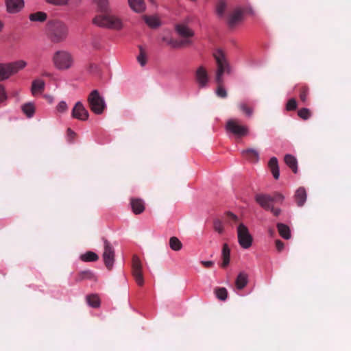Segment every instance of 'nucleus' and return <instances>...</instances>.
Listing matches in <instances>:
<instances>
[{"instance_id":"obj_1","label":"nucleus","mask_w":351,"mask_h":351,"mask_svg":"<svg viewBox=\"0 0 351 351\" xmlns=\"http://www.w3.org/2000/svg\"><path fill=\"white\" fill-rule=\"evenodd\" d=\"M213 56L217 65L215 81L217 83L218 86L216 90V94L219 97L226 98L227 97V92L222 86V76L224 73H230V66L224 53L221 49L216 50L213 53Z\"/></svg>"},{"instance_id":"obj_2","label":"nucleus","mask_w":351,"mask_h":351,"mask_svg":"<svg viewBox=\"0 0 351 351\" xmlns=\"http://www.w3.org/2000/svg\"><path fill=\"white\" fill-rule=\"evenodd\" d=\"M46 32L49 40L53 44H58L66 40L69 27L62 21L52 20L47 23Z\"/></svg>"},{"instance_id":"obj_3","label":"nucleus","mask_w":351,"mask_h":351,"mask_svg":"<svg viewBox=\"0 0 351 351\" xmlns=\"http://www.w3.org/2000/svg\"><path fill=\"white\" fill-rule=\"evenodd\" d=\"M93 21L94 24L101 27L119 30L123 27L121 20L110 13L97 15Z\"/></svg>"},{"instance_id":"obj_4","label":"nucleus","mask_w":351,"mask_h":351,"mask_svg":"<svg viewBox=\"0 0 351 351\" xmlns=\"http://www.w3.org/2000/svg\"><path fill=\"white\" fill-rule=\"evenodd\" d=\"M27 62L18 60L9 63H0V82L8 80L10 76L24 69Z\"/></svg>"},{"instance_id":"obj_5","label":"nucleus","mask_w":351,"mask_h":351,"mask_svg":"<svg viewBox=\"0 0 351 351\" xmlns=\"http://www.w3.org/2000/svg\"><path fill=\"white\" fill-rule=\"evenodd\" d=\"M52 62L57 69L67 70L72 66L73 58L69 52L64 50H59L53 53Z\"/></svg>"},{"instance_id":"obj_6","label":"nucleus","mask_w":351,"mask_h":351,"mask_svg":"<svg viewBox=\"0 0 351 351\" xmlns=\"http://www.w3.org/2000/svg\"><path fill=\"white\" fill-rule=\"evenodd\" d=\"M87 101L90 110L96 114H101L106 108L104 99L97 90H93L88 96Z\"/></svg>"},{"instance_id":"obj_7","label":"nucleus","mask_w":351,"mask_h":351,"mask_svg":"<svg viewBox=\"0 0 351 351\" xmlns=\"http://www.w3.org/2000/svg\"><path fill=\"white\" fill-rule=\"evenodd\" d=\"M227 131L237 138H243L249 134V129L247 125H243L237 119L228 120L226 125Z\"/></svg>"},{"instance_id":"obj_8","label":"nucleus","mask_w":351,"mask_h":351,"mask_svg":"<svg viewBox=\"0 0 351 351\" xmlns=\"http://www.w3.org/2000/svg\"><path fill=\"white\" fill-rule=\"evenodd\" d=\"M256 202L263 208H269L272 203H282L284 196L279 193H274L272 195L269 194H257L255 196Z\"/></svg>"},{"instance_id":"obj_9","label":"nucleus","mask_w":351,"mask_h":351,"mask_svg":"<svg viewBox=\"0 0 351 351\" xmlns=\"http://www.w3.org/2000/svg\"><path fill=\"white\" fill-rule=\"evenodd\" d=\"M238 242L243 249H248L252 246L253 238L248 228L243 223H239L237 227Z\"/></svg>"},{"instance_id":"obj_10","label":"nucleus","mask_w":351,"mask_h":351,"mask_svg":"<svg viewBox=\"0 0 351 351\" xmlns=\"http://www.w3.org/2000/svg\"><path fill=\"white\" fill-rule=\"evenodd\" d=\"M132 275L138 286L142 287L144 285L143 265L139 257L136 255L132 256Z\"/></svg>"},{"instance_id":"obj_11","label":"nucleus","mask_w":351,"mask_h":351,"mask_svg":"<svg viewBox=\"0 0 351 351\" xmlns=\"http://www.w3.org/2000/svg\"><path fill=\"white\" fill-rule=\"evenodd\" d=\"M104 241V252L103 259L104 264L108 270H111L114 262V250L110 243L106 239H102Z\"/></svg>"},{"instance_id":"obj_12","label":"nucleus","mask_w":351,"mask_h":351,"mask_svg":"<svg viewBox=\"0 0 351 351\" xmlns=\"http://www.w3.org/2000/svg\"><path fill=\"white\" fill-rule=\"evenodd\" d=\"M195 76L199 88H202L208 86L210 78L208 71L204 66H199L196 69Z\"/></svg>"},{"instance_id":"obj_13","label":"nucleus","mask_w":351,"mask_h":351,"mask_svg":"<svg viewBox=\"0 0 351 351\" xmlns=\"http://www.w3.org/2000/svg\"><path fill=\"white\" fill-rule=\"evenodd\" d=\"M72 117L80 121H86L88 119L89 114L81 101H77L71 112Z\"/></svg>"},{"instance_id":"obj_14","label":"nucleus","mask_w":351,"mask_h":351,"mask_svg":"<svg viewBox=\"0 0 351 351\" xmlns=\"http://www.w3.org/2000/svg\"><path fill=\"white\" fill-rule=\"evenodd\" d=\"M6 9L10 14L19 12L24 7L23 0H6Z\"/></svg>"},{"instance_id":"obj_15","label":"nucleus","mask_w":351,"mask_h":351,"mask_svg":"<svg viewBox=\"0 0 351 351\" xmlns=\"http://www.w3.org/2000/svg\"><path fill=\"white\" fill-rule=\"evenodd\" d=\"M243 12L241 8H236L228 16V24L230 27H234L237 24L241 22L243 19Z\"/></svg>"},{"instance_id":"obj_16","label":"nucleus","mask_w":351,"mask_h":351,"mask_svg":"<svg viewBox=\"0 0 351 351\" xmlns=\"http://www.w3.org/2000/svg\"><path fill=\"white\" fill-rule=\"evenodd\" d=\"M130 204L132 212L135 215H139L145 210V202L141 199L132 198L130 199Z\"/></svg>"},{"instance_id":"obj_17","label":"nucleus","mask_w":351,"mask_h":351,"mask_svg":"<svg viewBox=\"0 0 351 351\" xmlns=\"http://www.w3.org/2000/svg\"><path fill=\"white\" fill-rule=\"evenodd\" d=\"M243 158L252 162H257L259 159L258 152L252 148H248L241 152Z\"/></svg>"},{"instance_id":"obj_18","label":"nucleus","mask_w":351,"mask_h":351,"mask_svg":"<svg viewBox=\"0 0 351 351\" xmlns=\"http://www.w3.org/2000/svg\"><path fill=\"white\" fill-rule=\"evenodd\" d=\"M129 6L135 12L142 13L146 9L144 0H128Z\"/></svg>"},{"instance_id":"obj_19","label":"nucleus","mask_w":351,"mask_h":351,"mask_svg":"<svg viewBox=\"0 0 351 351\" xmlns=\"http://www.w3.org/2000/svg\"><path fill=\"white\" fill-rule=\"evenodd\" d=\"M176 30L180 36L184 38L192 37L194 35L193 31L185 24H177Z\"/></svg>"},{"instance_id":"obj_20","label":"nucleus","mask_w":351,"mask_h":351,"mask_svg":"<svg viewBox=\"0 0 351 351\" xmlns=\"http://www.w3.org/2000/svg\"><path fill=\"white\" fill-rule=\"evenodd\" d=\"M84 280L96 281L97 277L95 275V274L90 270H84L80 271L75 276L76 282H81Z\"/></svg>"},{"instance_id":"obj_21","label":"nucleus","mask_w":351,"mask_h":351,"mask_svg":"<svg viewBox=\"0 0 351 351\" xmlns=\"http://www.w3.org/2000/svg\"><path fill=\"white\" fill-rule=\"evenodd\" d=\"M45 82L42 80L38 79L32 82L31 91L33 95L38 93H42L45 89Z\"/></svg>"},{"instance_id":"obj_22","label":"nucleus","mask_w":351,"mask_h":351,"mask_svg":"<svg viewBox=\"0 0 351 351\" xmlns=\"http://www.w3.org/2000/svg\"><path fill=\"white\" fill-rule=\"evenodd\" d=\"M295 199L298 206H302L306 200V192L304 188L300 187L295 193Z\"/></svg>"},{"instance_id":"obj_23","label":"nucleus","mask_w":351,"mask_h":351,"mask_svg":"<svg viewBox=\"0 0 351 351\" xmlns=\"http://www.w3.org/2000/svg\"><path fill=\"white\" fill-rule=\"evenodd\" d=\"M268 166L272 173L274 178L276 180H278L279 178L280 172L277 158L276 157L271 158L268 162Z\"/></svg>"},{"instance_id":"obj_24","label":"nucleus","mask_w":351,"mask_h":351,"mask_svg":"<svg viewBox=\"0 0 351 351\" xmlns=\"http://www.w3.org/2000/svg\"><path fill=\"white\" fill-rule=\"evenodd\" d=\"M99 12L106 14L110 12V8L108 0H94Z\"/></svg>"},{"instance_id":"obj_25","label":"nucleus","mask_w":351,"mask_h":351,"mask_svg":"<svg viewBox=\"0 0 351 351\" xmlns=\"http://www.w3.org/2000/svg\"><path fill=\"white\" fill-rule=\"evenodd\" d=\"M221 256L223 259L221 267H226L229 265L230 260V250L227 243L223 245Z\"/></svg>"},{"instance_id":"obj_26","label":"nucleus","mask_w":351,"mask_h":351,"mask_svg":"<svg viewBox=\"0 0 351 351\" xmlns=\"http://www.w3.org/2000/svg\"><path fill=\"white\" fill-rule=\"evenodd\" d=\"M247 275L244 272H241L235 281L236 287L238 289H243L247 284Z\"/></svg>"},{"instance_id":"obj_27","label":"nucleus","mask_w":351,"mask_h":351,"mask_svg":"<svg viewBox=\"0 0 351 351\" xmlns=\"http://www.w3.org/2000/svg\"><path fill=\"white\" fill-rule=\"evenodd\" d=\"M285 162L294 173L298 172L297 160L294 156L290 154L285 155Z\"/></svg>"},{"instance_id":"obj_28","label":"nucleus","mask_w":351,"mask_h":351,"mask_svg":"<svg viewBox=\"0 0 351 351\" xmlns=\"http://www.w3.org/2000/svg\"><path fill=\"white\" fill-rule=\"evenodd\" d=\"M277 228L280 235L282 238L289 239L291 237L290 229L288 226L282 223H277Z\"/></svg>"},{"instance_id":"obj_29","label":"nucleus","mask_w":351,"mask_h":351,"mask_svg":"<svg viewBox=\"0 0 351 351\" xmlns=\"http://www.w3.org/2000/svg\"><path fill=\"white\" fill-rule=\"evenodd\" d=\"M21 109H22L23 112L28 118L32 117L35 113V106H34V104L32 102H28V103L23 104L21 106Z\"/></svg>"},{"instance_id":"obj_30","label":"nucleus","mask_w":351,"mask_h":351,"mask_svg":"<svg viewBox=\"0 0 351 351\" xmlns=\"http://www.w3.org/2000/svg\"><path fill=\"white\" fill-rule=\"evenodd\" d=\"M47 18V15L44 12H37L30 14L29 16V20L34 22H44L46 21Z\"/></svg>"},{"instance_id":"obj_31","label":"nucleus","mask_w":351,"mask_h":351,"mask_svg":"<svg viewBox=\"0 0 351 351\" xmlns=\"http://www.w3.org/2000/svg\"><path fill=\"white\" fill-rule=\"evenodd\" d=\"M80 259L84 262H94L99 259L98 255L91 251H88L80 256Z\"/></svg>"},{"instance_id":"obj_32","label":"nucleus","mask_w":351,"mask_h":351,"mask_svg":"<svg viewBox=\"0 0 351 351\" xmlns=\"http://www.w3.org/2000/svg\"><path fill=\"white\" fill-rule=\"evenodd\" d=\"M139 54L137 56V60L141 66H144L147 63V52L141 45L138 46Z\"/></svg>"},{"instance_id":"obj_33","label":"nucleus","mask_w":351,"mask_h":351,"mask_svg":"<svg viewBox=\"0 0 351 351\" xmlns=\"http://www.w3.org/2000/svg\"><path fill=\"white\" fill-rule=\"evenodd\" d=\"M86 301L90 306L97 308L100 305V300L97 295L92 294L86 297Z\"/></svg>"},{"instance_id":"obj_34","label":"nucleus","mask_w":351,"mask_h":351,"mask_svg":"<svg viewBox=\"0 0 351 351\" xmlns=\"http://www.w3.org/2000/svg\"><path fill=\"white\" fill-rule=\"evenodd\" d=\"M143 19L145 22L149 25L150 27L156 28L160 25V21L157 17L155 16H144Z\"/></svg>"},{"instance_id":"obj_35","label":"nucleus","mask_w":351,"mask_h":351,"mask_svg":"<svg viewBox=\"0 0 351 351\" xmlns=\"http://www.w3.org/2000/svg\"><path fill=\"white\" fill-rule=\"evenodd\" d=\"M169 246L174 251H179L182 247L181 241L176 237H172L169 239Z\"/></svg>"},{"instance_id":"obj_36","label":"nucleus","mask_w":351,"mask_h":351,"mask_svg":"<svg viewBox=\"0 0 351 351\" xmlns=\"http://www.w3.org/2000/svg\"><path fill=\"white\" fill-rule=\"evenodd\" d=\"M215 293L216 297L222 301L226 300L228 297V291L224 287H217L215 289Z\"/></svg>"},{"instance_id":"obj_37","label":"nucleus","mask_w":351,"mask_h":351,"mask_svg":"<svg viewBox=\"0 0 351 351\" xmlns=\"http://www.w3.org/2000/svg\"><path fill=\"white\" fill-rule=\"evenodd\" d=\"M226 222L230 225L232 226L234 223L239 222L238 217L230 211H227L226 213Z\"/></svg>"},{"instance_id":"obj_38","label":"nucleus","mask_w":351,"mask_h":351,"mask_svg":"<svg viewBox=\"0 0 351 351\" xmlns=\"http://www.w3.org/2000/svg\"><path fill=\"white\" fill-rule=\"evenodd\" d=\"M213 229L217 233L221 234L224 232V226L221 220L215 219L213 221Z\"/></svg>"},{"instance_id":"obj_39","label":"nucleus","mask_w":351,"mask_h":351,"mask_svg":"<svg viewBox=\"0 0 351 351\" xmlns=\"http://www.w3.org/2000/svg\"><path fill=\"white\" fill-rule=\"evenodd\" d=\"M80 0H45V1L49 4L54 5L62 6L67 5L70 1L77 3Z\"/></svg>"},{"instance_id":"obj_40","label":"nucleus","mask_w":351,"mask_h":351,"mask_svg":"<svg viewBox=\"0 0 351 351\" xmlns=\"http://www.w3.org/2000/svg\"><path fill=\"white\" fill-rule=\"evenodd\" d=\"M226 8V4L223 0L218 1L216 6V12L219 17H223Z\"/></svg>"},{"instance_id":"obj_41","label":"nucleus","mask_w":351,"mask_h":351,"mask_svg":"<svg viewBox=\"0 0 351 351\" xmlns=\"http://www.w3.org/2000/svg\"><path fill=\"white\" fill-rule=\"evenodd\" d=\"M309 93V88L306 86H302L300 89V99L303 103H306L307 101V97Z\"/></svg>"},{"instance_id":"obj_42","label":"nucleus","mask_w":351,"mask_h":351,"mask_svg":"<svg viewBox=\"0 0 351 351\" xmlns=\"http://www.w3.org/2000/svg\"><path fill=\"white\" fill-rule=\"evenodd\" d=\"M238 107L239 110L243 112L247 116H252L253 113V110L252 108L249 107L246 104L241 103L238 105Z\"/></svg>"},{"instance_id":"obj_43","label":"nucleus","mask_w":351,"mask_h":351,"mask_svg":"<svg viewBox=\"0 0 351 351\" xmlns=\"http://www.w3.org/2000/svg\"><path fill=\"white\" fill-rule=\"evenodd\" d=\"M298 114L302 119L306 120L311 116V112L309 109L303 108L298 110Z\"/></svg>"},{"instance_id":"obj_44","label":"nucleus","mask_w":351,"mask_h":351,"mask_svg":"<svg viewBox=\"0 0 351 351\" xmlns=\"http://www.w3.org/2000/svg\"><path fill=\"white\" fill-rule=\"evenodd\" d=\"M191 40L189 39V38H185L184 40L180 41V42H174L173 40L170 41V44L173 47H182V46H186V45H189L191 44Z\"/></svg>"},{"instance_id":"obj_45","label":"nucleus","mask_w":351,"mask_h":351,"mask_svg":"<svg viewBox=\"0 0 351 351\" xmlns=\"http://www.w3.org/2000/svg\"><path fill=\"white\" fill-rule=\"evenodd\" d=\"M297 101L294 98L290 99L286 106V109L288 111L295 110L297 108Z\"/></svg>"},{"instance_id":"obj_46","label":"nucleus","mask_w":351,"mask_h":351,"mask_svg":"<svg viewBox=\"0 0 351 351\" xmlns=\"http://www.w3.org/2000/svg\"><path fill=\"white\" fill-rule=\"evenodd\" d=\"M56 108L59 112H64L67 110L68 106L65 101H62L58 104Z\"/></svg>"},{"instance_id":"obj_47","label":"nucleus","mask_w":351,"mask_h":351,"mask_svg":"<svg viewBox=\"0 0 351 351\" xmlns=\"http://www.w3.org/2000/svg\"><path fill=\"white\" fill-rule=\"evenodd\" d=\"M264 209L270 210L274 216H278L281 213V210L280 208H274L272 205H269V208Z\"/></svg>"},{"instance_id":"obj_48","label":"nucleus","mask_w":351,"mask_h":351,"mask_svg":"<svg viewBox=\"0 0 351 351\" xmlns=\"http://www.w3.org/2000/svg\"><path fill=\"white\" fill-rule=\"evenodd\" d=\"M7 97L3 85L0 84V103L6 99Z\"/></svg>"},{"instance_id":"obj_49","label":"nucleus","mask_w":351,"mask_h":351,"mask_svg":"<svg viewBox=\"0 0 351 351\" xmlns=\"http://www.w3.org/2000/svg\"><path fill=\"white\" fill-rule=\"evenodd\" d=\"M275 244H276V247L278 252H281L283 250V249L285 247V244L282 241L277 239L275 241Z\"/></svg>"},{"instance_id":"obj_50","label":"nucleus","mask_w":351,"mask_h":351,"mask_svg":"<svg viewBox=\"0 0 351 351\" xmlns=\"http://www.w3.org/2000/svg\"><path fill=\"white\" fill-rule=\"evenodd\" d=\"M200 263L206 268H211L214 265V262L212 261H202Z\"/></svg>"},{"instance_id":"obj_51","label":"nucleus","mask_w":351,"mask_h":351,"mask_svg":"<svg viewBox=\"0 0 351 351\" xmlns=\"http://www.w3.org/2000/svg\"><path fill=\"white\" fill-rule=\"evenodd\" d=\"M67 134L69 137H73L75 135V133L70 128L67 130Z\"/></svg>"},{"instance_id":"obj_52","label":"nucleus","mask_w":351,"mask_h":351,"mask_svg":"<svg viewBox=\"0 0 351 351\" xmlns=\"http://www.w3.org/2000/svg\"><path fill=\"white\" fill-rule=\"evenodd\" d=\"M3 28V23L0 21V32L1 31Z\"/></svg>"},{"instance_id":"obj_53","label":"nucleus","mask_w":351,"mask_h":351,"mask_svg":"<svg viewBox=\"0 0 351 351\" xmlns=\"http://www.w3.org/2000/svg\"><path fill=\"white\" fill-rule=\"evenodd\" d=\"M274 231L273 230H270V233L271 234H273Z\"/></svg>"},{"instance_id":"obj_54","label":"nucleus","mask_w":351,"mask_h":351,"mask_svg":"<svg viewBox=\"0 0 351 351\" xmlns=\"http://www.w3.org/2000/svg\"><path fill=\"white\" fill-rule=\"evenodd\" d=\"M94 66L93 65H90V68L92 69Z\"/></svg>"}]
</instances>
